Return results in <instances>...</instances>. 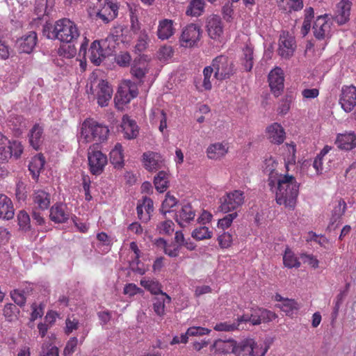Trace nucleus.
<instances>
[{
    "mask_svg": "<svg viewBox=\"0 0 356 356\" xmlns=\"http://www.w3.org/2000/svg\"><path fill=\"white\" fill-rule=\"evenodd\" d=\"M43 127L35 124L30 130L29 138L30 145L35 150H38L42 143Z\"/></svg>",
    "mask_w": 356,
    "mask_h": 356,
    "instance_id": "32",
    "label": "nucleus"
},
{
    "mask_svg": "<svg viewBox=\"0 0 356 356\" xmlns=\"http://www.w3.org/2000/svg\"><path fill=\"white\" fill-rule=\"evenodd\" d=\"M38 42L37 33L29 31L17 40V47L20 53L30 54L34 49Z\"/></svg>",
    "mask_w": 356,
    "mask_h": 356,
    "instance_id": "18",
    "label": "nucleus"
},
{
    "mask_svg": "<svg viewBox=\"0 0 356 356\" xmlns=\"http://www.w3.org/2000/svg\"><path fill=\"white\" fill-rule=\"evenodd\" d=\"M238 216L236 212H233L226 215L224 218L220 219L218 222V227L226 229L230 227L233 220Z\"/></svg>",
    "mask_w": 356,
    "mask_h": 356,
    "instance_id": "55",
    "label": "nucleus"
},
{
    "mask_svg": "<svg viewBox=\"0 0 356 356\" xmlns=\"http://www.w3.org/2000/svg\"><path fill=\"white\" fill-rule=\"evenodd\" d=\"M211 66L213 68L214 77L219 81L229 79L236 72L233 61L225 55L213 58Z\"/></svg>",
    "mask_w": 356,
    "mask_h": 356,
    "instance_id": "5",
    "label": "nucleus"
},
{
    "mask_svg": "<svg viewBox=\"0 0 356 356\" xmlns=\"http://www.w3.org/2000/svg\"><path fill=\"white\" fill-rule=\"evenodd\" d=\"M79 321L76 318L68 317L65 321V334H70L74 330H76L79 328Z\"/></svg>",
    "mask_w": 356,
    "mask_h": 356,
    "instance_id": "61",
    "label": "nucleus"
},
{
    "mask_svg": "<svg viewBox=\"0 0 356 356\" xmlns=\"http://www.w3.org/2000/svg\"><path fill=\"white\" fill-rule=\"evenodd\" d=\"M229 152L227 143L216 142L210 144L207 149V156L210 160L220 161L223 159Z\"/></svg>",
    "mask_w": 356,
    "mask_h": 356,
    "instance_id": "17",
    "label": "nucleus"
},
{
    "mask_svg": "<svg viewBox=\"0 0 356 356\" xmlns=\"http://www.w3.org/2000/svg\"><path fill=\"white\" fill-rule=\"evenodd\" d=\"M177 204V200L173 195H170L168 193L165 195V200L162 202L161 211L163 213L170 212V209Z\"/></svg>",
    "mask_w": 356,
    "mask_h": 356,
    "instance_id": "49",
    "label": "nucleus"
},
{
    "mask_svg": "<svg viewBox=\"0 0 356 356\" xmlns=\"http://www.w3.org/2000/svg\"><path fill=\"white\" fill-rule=\"evenodd\" d=\"M39 356H59V350L51 343H43Z\"/></svg>",
    "mask_w": 356,
    "mask_h": 356,
    "instance_id": "47",
    "label": "nucleus"
},
{
    "mask_svg": "<svg viewBox=\"0 0 356 356\" xmlns=\"http://www.w3.org/2000/svg\"><path fill=\"white\" fill-rule=\"evenodd\" d=\"M351 6L349 0H341L337 4L334 19L338 24H343L349 19Z\"/></svg>",
    "mask_w": 356,
    "mask_h": 356,
    "instance_id": "24",
    "label": "nucleus"
},
{
    "mask_svg": "<svg viewBox=\"0 0 356 356\" xmlns=\"http://www.w3.org/2000/svg\"><path fill=\"white\" fill-rule=\"evenodd\" d=\"M58 54L60 56L67 58H73L76 54V49L70 45H60L58 49Z\"/></svg>",
    "mask_w": 356,
    "mask_h": 356,
    "instance_id": "59",
    "label": "nucleus"
},
{
    "mask_svg": "<svg viewBox=\"0 0 356 356\" xmlns=\"http://www.w3.org/2000/svg\"><path fill=\"white\" fill-rule=\"evenodd\" d=\"M202 31L200 26L195 24H190L185 26L179 38L181 47L192 48L197 45L201 38Z\"/></svg>",
    "mask_w": 356,
    "mask_h": 356,
    "instance_id": "7",
    "label": "nucleus"
},
{
    "mask_svg": "<svg viewBox=\"0 0 356 356\" xmlns=\"http://www.w3.org/2000/svg\"><path fill=\"white\" fill-rule=\"evenodd\" d=\"M131 60V55L127 51H122L115 57V61L120 67L129 66Z\"/></svg>",
    "mask_w": 356,
    "mask_h": 356,
    "instance_id": "58",
    "label": "nucleus"
},
{
    "mask_svg": "<svg viewBox=\"0 0 356 356\" xmlns=\"http://www.w3.org/2000/svg\"><path fill=\"white\" fill-rule=\"evenodd\" d=\"M158 229L161 234L171 235L175 229V224L172 220H167L158 225Z\"/></svg>",
    "mask_w": 356,
    "mask_h": 356,
    "instance_id": "52",
    "label": "nucleus"
},
{
    "mask_svg": "<svg viewBox=\"0 0 356 356\" xmlns=\"http://www.w3.org/2000/svg\"><path fill=\"white\" fill-rule=\"evenodd\" d=\"M213 73H214L213 68L211 65L205 67L203 70L202 86L206 90H210L212 88L211 77Z\"/></svg>",
    "mask_w": 356,
    "mask_h": 356,
    "instance_id": "48",
    "label": "nucleus"
},
{
    "mask_svg": "<svg viewBox=\"0 0 356 356\" xmlns=\"http://www.w3.org/2000/svg\"><path fill=\"white\" fill-rule=\"evenodd\" d=\"M154 184L158 192L163 193L169 186V175L165 171H159L154 177Z\"/></svg>",
    "mask_w": 356,
    "mask_h": 356,
    "instance_id": "36",
    "label": "nucleus"
},
{
    "mask_svg": "<svg viewBox=\"0 0 356 356\" xmlns=\"http://www.w3.org/2000/svg\"><path fill=\"white\" fill-rule=\"evenodd\" d=\"M207 29L209 37L213 40H220L223 33L222 22L218 15L209 16L207 22Z\"/></svg>",
    "mask_w": 356,
    "mask_h": 356,
    "instance_id": "19",
    "label": "nucleus"
},
{
    "mask_svg": "<svg viewBox=\"0 0 356 356\" xmlns=\"http://www.w3.org/2000/svg\"><path fill=\"white\" fill-rule=\"evenodd\" d=\"M275 318V314L268 310L263 309H254L252 313L250 314V322L253 325H257L261 323L266 318L271 321Z\"/></svg>",
    "mask_w": 356,
    "mask_h": 356,
    "instance_id": "31",
    "label": "nucleus"
},
{
    "mask_svg": "<svg viewBox=\"0 0 356 356\" xmlns=\"http://www.w3.org/2000/svg\"><path fill=\"white\" fill-rule=\"evenodd\" d=\"M140 255H134V257H132V259L130 261V267L134 272L143 275L145 270V268L139 266L140 264Z\"/></svg>",
    "mask_w": 356,
    "mask_h": 356,
    "instance_id": "64",
    "label": "nucleus"
},
{
    "mask_svg": "<svg viewBox=\"0 0 356 356\" xmlns=\"http://www.w3.org/2000/svg\"><path fill=\"white\" fill-rule=\"evenodd\" d=\"M346 203L343 200H340L338 204L334 208L332 211V219L337 221L346 212Z\"/></svg>",
    "mask_w": 356,
    "mask_h": 356,
    "instance_id": "53",
    "label": "nucleus"
},
{
    "mask_svg": "<svg viewBox=\"0 0 356 356\" xmlns=\"http://www.w3.org/2000/svg\"><path fill=\"white\" fill-rule=\"evenodd\" d=\"M283 70L280 67H275L268 74V83L270 90L275 97H279L283 92L284 84Z\"/></svg>",
    "mask_w": 356,
    "mask_h": 356,
    "instance_id": "15",
    "label": "nucleus"
},
{
    "mask_svg": "<svg viewBox=\"0 0 356 356\" xmlns=\"http://www.w3.org/2000/svg\"><path fill=\"white\" fill-rule=\"evenodd\" d=\"M118 13V4L112 0H107L102 8L97 12V17L104 23H108L117 17Z\"/></svg>",
    "mask_w": 356,
    "mask_h": 356,
    "instance_id": "20",
    "label": "nucleus"
},
{
    "mask_svg": "<svg viewBox=\"0 0 356 356\" xmlns=\"http://www.w3.org/2000/svg\"><path fill=\"white\" fill-rule=\"evenodd\" d=\"M217 241L220 248L227 249L232 245L233 236L228 232H224L218 236Z\"/></svg>",
    "mask_w": 356,
    "mask_h": 356,
    "instance_id": "45",
    "label": "nucleus"
},
{
    "mask_svg": "<svg viewBox=\"0 0 356 356\" xmlns=\"http://www.w3.org/2000/svg\"><path fill=\"white\" fill-rule=\"evenodd\" d=\"M108 133V127L95 121H85L83 124L81 134L87 141L102 143L107 139Z\"/></svg>",
    "mask_w": 356,
    "mask_h": 356,
    "instance_id": "4",
    "label": "nucleus"
},
{
    "mask_svg": "<svg viewBox=\"0 0 356 356\" xmlns=\"http://www.w3.org/2000/svg\"><path fill=\"white\" fill-rule=\"evenodd\" d=\"M212 232L210 231L208 227L202 226L195 229L193 231L191 236L197 241H202L211 238L212 237Z\"/></svg>",
    "mask_w": 356,
    "mask_h": 356,
    "instance_id": "42",
    "label": "nucleus"
},
{
    "mask_svg": "<svg viewBox=\"0 0 356 356\" xmlns=\"http://www.w3.org/2000/svg\"><path fill=\"white\" fill-rule=\"evenodd\" d=\"M204 0H191L187 7L186 14L192 17L200 16L204 12Z\"/></svg>",
    "mask_w": 356,
    "mask_h": 356,
    "instance_id": "37",
    "label": "nucleus"
},
{
    "mask_svg": "<svg viewBox=\"0 0 356 356\" xmlns=\"http://www.w3.org/2000/svg\"><path fill=\"white\" fill-rule=\"evenodd\" d=\"M140 285L152 294L162 296V286L159 281L155 280L142 279L140 282Z\"/></svg>",
    "mask_w": 356,
    "mask_h": 356,
    "instance_id": "39",
    "label": "nucleus"
},
{
    "mask_svg": "<svg viewBox=\"0 0 356 356\" xmlns=\"http://www.w3.org/2000/svg\"><path fill=\"white\" fill-rule=\"evenodd\" d=\"M14 215L15 209L12 200L7 195L0 194V218L10 220Z\"/></svg>",
    "mask_w": 356,
    "mask_h": 356,
    "instance_id": "26",
    "label": "nucleus"
},
{
    "mask_svg": "<svg viewBox=\"0 0 356 356\" xmlns=\"http://www.w3.org/2000/svg\"><path fill=\"white\" fill-rule=\"evenodd\" d=\"M173 55V50L170 46L161 47L158 52V57L160 60H166Z\"/></svg>",
    "mask_w": 356,
    "mask_h": 356,
    "instance_id": "62",
    "label": "nucleus"
},
{
    "mask_svg": "<svg viewBox=\"0 0 356 356\" xmlns=\"http://www.w3.org/2000/svg\"><path fill=\"white\" fill-rule=\"evenodd\" d=\"M123 84L124 86L118 90L115 97V102L118 107L129 103L138 94L137 86L131 80H125Z\"/></svg>",
    "mask_w": 356,
    "mask_h": 356,
    "instance_id": "9",
    "label": "nucleus"
},
{
    "mask_svg": "<svg viewBox=\"0 0 356 356\" xmlns=\"http://www.w3.org/2000/svg\"><path fill=\"white\" fill-rule=\"evenodd\" d=\"M45 163V159L42 154L33 156L29 165V170L33 179H38L40 171L43 169Z\"/></svg>",
    "mask_w": 356,
    "mask_h": 356,
    "instance_id": "33",
    "label": "nucleus"
},
{
    "mask_svg": "<svg viewBox=\"0 0 356 356\" xmlns=\"http://www.w3.org/2000/svg\"><path fill=\"white\" fill-rule=\"evenodd\" d=\"M332 21L327 14L318 16L313 26L314 37L318 40H327L331 36Z\"/></svg>",
    "mask_w": 356,
    "mask_h": 356,
    "instance_id": "12",
    "label": "nucleus"
},
{
    "mask_svg": "<svg viewBox=\"0 0 356 356\" xmlns=\"http://www.w3.org/2000/svg\"><path fill=\"white\" fill-rule=\"evenodd\" d=\"M106 40L93 41L89 49L88 58L95 65H99L105 58L111 55V50L106 48Z\"/></svg>",
    "mask_w": 356,
    "mask_h": 356,
    "instance_id": "13",
    "label": "nucleus"
},
{
    "mask_svg": "<svg viewBox=\"0 0 356 356\" xmlns=\"http://www.w3.org/2000/svg\"><path fill=\"white\" fill-rule=\"evenodd\" d=\"M90 90L95 96L97 104L101 107L107 106L113 95V88L107 81L101 79L94 88L93 84L90 86Z\"/></svg>",
    "mask_w": 356,
    "mask_h": 356,
    "instance_id": "11",
    "label": "nucleus"
},
{
    "mask_svg": "<svg viewBox=\"0 0 356 356\" xmlns=\"http://www.w3.org/2000/svg\"><path fill=\"white\" fill-rule=\"evenodd\" d=\"M77 344V338L76 337H71L65 345L63 356H71L75 352Z\"/></svg>",
    "mask_w": 356,
    "mask_h": 356,
    "instance_id": "56",
    "label": "nucleus"
},
{
    "mask_svg": "<svg viewBox=\"0 0 356 356\" xmlns=\"http://www.w3.org/2000/svg\"><path fill=\"white\" fill-rule=\"evenodd\" d=\"M110 161L115 168H122L124 166L123 149L120 143H116L111 151Z\"/></svg>",
    "mask_w": 356,
    "mask_h": 356,
    "instance_id": "35",
    "label": "nucleus"
},
{
    "mask_svg": "<svg viewBox=\"0 0 356 356\" xmlns=\"http://www.w3.org/2000/svg\"><path fill=\"white\" fill-rule=\"evenodd\" d=\"M336 144L341 149L351 150L356 147V135L354 133L339 134Z\"/></svg>",
    "mask_w": 356,
    "mask_h": 356,
    "instance_id": "29",
    "label": "nucleus"
},
{
    "mask_svg": "<svg viewBox=\"0 0 356 356\" xmlns=\"http://www.w3.org/2000/svg\"><path fill=\"white\" fill-rule=\"evenodd\" d=\"M281 309L287 316H293L298 309L297 302L292 299H286L283 301Z\"/></svg>",
    "mask_w": 356,
    "mask_h": 356,
    "instance_id": "43",
    "label": "nucleus"
},
{
    "mask_svg": "<svg viewBox=\"0 0 356 356\" xmlns=\"http://www.w3.org/2000/svg\"><path fill=\"white\" fill-rule=\"evenodd\" d=\"M121 128L125 138L133 139L136 138L138 134V127L136 122L128 115L123 116Z\"/></svg>",
    "mask_w": 356,
    "mask_h": 356,
    "instance_id": "27",
    "label": "nucleus"
},
{
    "mask_svg": "<svg viewBox=\"0 0 356 356\" xmlns=\"http://www.w3.org/2000/svg\"><path fill=\"white\" fill-rule=\"evenodd\" d=\"M253 48L251 46L246 45L243 49V57L241 64L247 72L251 71L254 64Z\"/></svg>",
    "mask_w": 356,
    "mask_h": 356,
    "instance_id": "38",
    "label": "nucleus"
},
{
    "mask_svg": "<svg viewBox=\"0 0 356 356\" xmlns=\"http://www.w3.org/2000/svg\"><path fill=\"white\" fill-rule=\"evenodd\" d=\"M283 264L288 268H299L300 262L294 252L289 248H286L283 255Z\"/></svg>",
    "mask_w": 356,
    "mask_h": 356,
    "instance_id": "40",
    "label": "nucleus"
},
{
    "mask_svg": "<svg viewBox=\"0 0 356 356\" xmlns=\"http://www.w3.org/2000/svg\"><path fill=\"white\" fill-rule=\"evenodd\" d=\"M170 301L171 298L166 293H162V296L160 297L154 298L152 305L154 313L159 317H163L165 314V304L166 302L170 303Z\"/></svg>",
    "mask_w": 356,
    "mask_h": 356,
    "instance_id": "34",
    "label": "nucleus"
},
{
    "mask_svg": "<svg viewBox=\"0 0 356 356\" xmlns=\"http://www.w3.org/2000/svg\"><path fill=\"white\" fill-rule=\"evenodd\" d=\"M213 329L218 332H233L238 330V324L235 321L233 323L226 321L217 323Z\"/></svg>",
    "mask_w": 356,
    "mask_h": 356,
    "instance_id": "50",
    "label": "nucleus"
},
{
    "mask_svg": "<svg viewBox=\"0 0 356 356\" xmlns=\"http://www.w3.org/2000/svg\"><path fill=\"white\" fill-rule=\"evenodd\" d=\"M339 104L341 108L347 113L353 110L354 107L356 106L355 86L353 85L343 86Z\"/></svg>",
    "mask_w": 356,
    "mask_h": 356,
    "instance_id": "14",
    "label": "nucleus"
},
{
    "mask_svg": "<svg viewBox=\"0 0 356 356\" xmlns=\"http://www.w3.org/2000/svg\"><path fill=\"white\" fill-rule=\"evenodd\" d=\"M268 184L271 191L275 193L277 204L293 210L297 202L299 194L300 184L293 175L288 174L278 177H271L268 180Z\"/></svg>",
    "mask_w": 356,
    "mask_h": 356,
    "instance_id": "2",
    "label": "nucleus"
},
{
    "mask_svg": "<svg viewBox=\"0 0 356 356\" xmlns=\"http://www.w3.org/2000/svg\"><path fill=\"white\" fill-rule=\"evenodd\" d=\"M130 72L134 78L138 80L140 83H142L143 79L148 72L147 63L146 60L141 57L136 58L131 67Z\"/></svg>",
    "mask_w": 356,
    "mask_h": 356,
    "instance_id": "28",
    "label": "nucleus"
},
{
    "mask_svg": "<svg viewBox=\"0 0 356 356\" xmlns=\"http://www.w3.org/2000/svg\"><path fill=\"white\" fill-rule=\"evenodd\" d=\"M10 296L15 303L17 305L22 307L25 305L26 297L24 296L23 291L15 289L10 293Z\"/></svg>",
    "mask_w": 356,
    "mask_h": 356,
    "instance_id": "60",
    "label": "nucleus"
},
{
    "mask_svg": "<svg viewBox=\"0 0 356 356\" xmlns=\"http://www.w3.org/2000/svg\"><path fill=\"white\" fill-rule=\"evenodd\" d=\"M88 159L90 172L94 175L102 174L108 162L105 154L92 147L88 150Z\"/></svg>",
    "mask_w": 356,
    "mask_h": 356,
    "instance_id": "10",
    "label": "nucleus"
},
{
    "mask_svg": "<svg viewBox=\"0 0 356 356\" xmlns=\"http://www.w3.org/2000/svg\"><path fill=\"white\" fill-rule=\"evenodd\" d=\"M7 148L10 151V157L13 155L15 158H19L23 152V147L20 142H9Z\"/></svg>",
    "mask_w": 356,
    "mask_h": 356,
    "instance_id": "54",
    "label": "nucleus"
},
{
    "mask_svg": "<svg viewBox=\"0 0 356 356\" xmlns=\"http://www.w3.org/2000/svg\"><path fill=\"white\" fill-rule=\"evenodd\" d=\"M220 211L229 213L236 211L245 202V194L243 191L234 190L226 193L220 200Z\"/></svg>",
    "mask_w": 356,
    "mask_h": 356,
    "instance_id": "6",
    "label": "nucleus"
},
{
    "mask_svg": "<svg viewBox=\"0 0 356 356\" xmlns=\"http://www.w3.org/2000/svg\"><path fill=\"white\" fill-rule=\"evenodd\" d=\"M32 200L34 209L46 210L51 203V195L49 193L42 190H35L32 194Z\"/></svg>",
    "mask_w": 356,
    "mask_h": 356,
    "instance_id": "21",
    "label": "nucleus"
},
{
    "mask_svg": "<svg viewBox=\"0 0 356 356\" xmlns=\"http://www.w3.org/2000/svg\"><path fill=\"white\" fill-rule=\"evenodd\" d=\"M158 245H163L164 248V252L170 257H176L179 252L180 247L176 245H167L166 241L163 238H159L157 241Z\"/></svg>",
    "mask_w": 356,
    "mask_h": 356,
    "instance_id": "44",
    "label": "nucleus"
},
{
    "mask_svg": "<svg viewBox=\"0 0 356 356\" xmlns=\"http://www.w3.org/2000/svg\"><path fill=\"white\" fill-rule=\"evenodd\" d=\"M269 140L274 144H282L285 139V131L281 124L274 122L266 128Z\"/></svg>",
    "mask_w": 356,
    "mask_h": 356,
    "instance_id": "23",
    "label": "nucleus"
},
{
    "mask_svg": "<svg viewBox=\"0 0 356 356\" xmlns=\"http://www.w3.org/2000/svg\"><path fill=\"white\" fill-rule=\"evenodd\" d=\"M296 49L295 37L289 31H282L279 41L277 53L282 58L289 59L293 56Z\"/></svg>",
    "mask_w": 356,
    "mask_h": 356,
    "instance_id": "8",
    "label": "nucleus"
},
{
    "mask_svg": "<svg viewBox=\"0 0 356 356\" xmlns=\"http://www.w3.org/2000/svg\"><path fill=\"white\" fill-rule=\"evenodd\" d=\"M17 220L18 225L22 229L28 230L30 228V217L25 211L22 210L18 213Z\"/></svg>",
    "mask_w": 356,
    "mask_h": 356,
    "instance_id": "51",
    "label": "nucleus"
},
{
    "mask_svg": "<svg viewBox=\"0 0 356 356\" xmlns=\"http://www.w3.org/2000/svg\"><path fill=\"white\" fill-rule=\"evenodd\" d=\"M175 28L173 27V21L172 19H164L159 22L157 29L158 38L161 40H168L175 33Z\"/></svg>",
    "mask_w": 356,
    "mask_h": 356,
    "instance_id": "30",
    "label": "nucleus"
},
{
    "mask_svg": "<svg viewBox=\"0 0 356 356\" xmlns=\"http://www.w3.org/2000/svg\"><path fill=\"white\" fill-rule=\"evenodd\" d=\"M287 6V8L283 7V9L286 11L300 10L303 8V0H288Z\"/></svg>",
    "mask_w": 356,
    "mask_h": 356,
    "instance_id": "63",
    "label": "nucleus"
},
{
    "mask_svg": "<svg viewBox=\"0 0 356 356\" xmlns=\"http://www.w3.org/2000/svg\"><path fill=\"white\" fill-rule=\"evenodd\" d=\"M70 213L65 204L55 203L49 210V218L55 223H65L70 218Z\"/></svg>",
    "mask_w": 356,
    "mask_h": 356,
    "instance_id": "16",
    "label": "nucleus"
},
{
    "mask_svg": "<svg viewBox=\"0 0 356 356\" xmlns=\"http://www.w3.org/2000/svg\"><path fill=\"white\" fill-rule=\"evenodd\" d=\"M149 36L145 30L140 31L137 43L135 46L136 50L142 52L143 51L148 45Z\"/></svg>",
    "mask_w": 356,
    "mask_h": 356,
    "instance_id": "46",
    "label": "nucleus"
},
{
    "mask_svg": "<svg viewBox=\"0 0 356 356\" xmlns=\"http://www.w3.org/2000/svg\"><path fill=\"white\" fill-rule=\"evenodd\" d=\"M46 31L48 38L57 39L65 43L73 42L80 35L76 24L67 18L57 20L54 25Z\"/></svg>",
    "mask_w": 356,
    "mask_h": 356,
    "instance_id": "3",
    "label": "nucleus"
},
{
    "mask_svg": "<svg viewBox=\"0 0 356 356\" xmlns=\"http://www.w3.org/2000/svg\"><path fill=\"white\" fill-rule=\"evenodd\" d=\"M268 350V346L258 343L252 338L245 339L237 342L234 339H216L210 346L214 355L233 353L236 356H264Z\"/></svg>",
    "mask_w": 356,
    "mask_h": 356,
    "instance_id": "1",
    "label": "nucleus"
},
{
    "mask_svg": "<svg viewBox=\"0 0 356 356\" xmlns=\"http://www.w3.org/2000/svg\"><path fill=\"white\" fill-rule=\"evenodd\" d=\"M211 332V330L202 327H189L186 334L187 337H195V336H203L209 334Z\"/></svg>",
    "mask_w": 356,
    "mask_h": 356,
    "instance_id": "57",
    "label": "nucleus"
},
{
    "mask_svg": "<svg viewBox=\"0 0 356 356\" xmlns=\"http://www.w3.org/2000/svg\"><path fill=\"white\" fill-rule=\"evenodd\" d=\"M143 159L144 166L149 171L156 170L161 168L163 165L161 156L156 152H145Z\"/></svg>",
    "mask_w": 356,
    "mask_h": 356,
    "instance_id": "25",
    "label": "nucleus"
},
{
    "mask_svg": "<svg viewBox=\"0 0 356 356\" xmlns=\"http://www.w3.org/2000/svg\"><path fill=\"white\" fill-rule=\"evenodd\" d=\"M195 216V210L189 203L183 204L181 209L176 213V221L181 227L186 226L191 220H193Z\"/></svg>",
    "mask_w": 356,
    "mask_h": 356,
    "instance_id": "22",
    "label": "nucleus"
},
{
    "mask_svg": "<svg viewBox=\"0 0 356 356\" xmlns=\"http://www.w3.org/2000/svg\"><path fill=\"white\" fill-rule=\"evenodd\" d=\"M277 165V163L271 156L265 159L263 168L265 173L268 174V180H269L271 177H278L279 176L282 175L281 174L280 175L275 172Z\"/></svg>",
    "mask_w": 356,
    "mask_h": 356,
    "instance_id": "41",
    "label": "nucleus"
}]
</instances>
